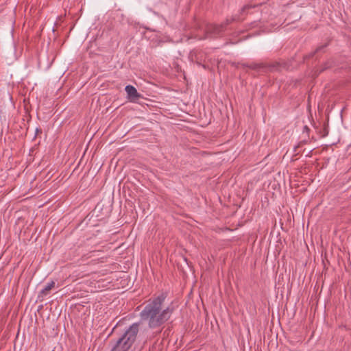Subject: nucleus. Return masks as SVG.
<instances>
[{
  "label": "nucleus",
  "instance_id": "obj_1",
  "mask_svg": "<svg viewBox=\"0 0 351 351\" xmlns=\"http://www.w3.org/2000/svg\"><path fill=\"white\" fill-rule=\"evenodd\" d=\"M165 298L166 296L162 293L153 300H150L141 312V317L148 320L149 328L159 327L170 319L173 308L167 306L164 309L162 308Z\"/></svg>",
  "mask_w": 351,
  "mask_h": 351
},
{
  "label": "nucleus",
  "instance_id": "obj_2",
  "mask_svg": "<svg viewBox=\"0 0 351 351\" xmlns=\"http://www.w3.org/2000/svg\"><path fill=\"white\" fill-rule=\"evenodd\" d=\"M140 322H135L126 328L121 334L110 351H128L136 340L140 330Z\"/></svg>",
  "mask_w": 351,
  "mask_h": 351
},
{
  "label": "nucleus",
  "instance_id": "obj_3",
  "mask_svg": "<svg viewBox=\"0 0 351 351\" xmlns=\"http://www.w3.org/2000/svg\"><path fill=\"white\" fill-rule=\"evenodd\" d=\"M247 66L250 69L263 72L280 71L282 68L286 69V64L280 62H275L269 65L263 63H252Z\"/></svg>",
  "mask_w": 351,
  "mask_h": 351
},
{
  "label": "nucleus",
  "instance_id": "obj_4",
  "mask_svg": "<svg viewBox=\"0 0 351 351\" xmlns=\"http://www.w3.org/2000/svg\"><path fill=\"white\" fill-rule=\"evenodd\" d=\"M240 19L237 16L232 17L230 19H226L224 23L221 25H211L207 27V32L214 35H219L225 29L226 27L233 21H239Z\"/></svg>",
  "mask_w": 351,
  "mask_h": 351
},
{
  "label": "nucleus",
  "instance_id": "obj_5",
  "mask_svg": "<svg viewBox=\"0 0 351 351\" xmlns=\"http://www.w3.org/2000/svg\"><path fill=\"white\" fill-rule=\"evenodd\" d=\"M125 90L127 93L128 99L132 102H135L141 97V94L137 92L136 88L132 85H127L125 88Z\"/></svg>",
  "mask_w": 351,
  "mask_h": 351
},
{
  "label": "nucleus",
  "instance_id": "obj_6",
  "mask_svg": "<svg viewBox=\"0 0 351 351\" xmlns=\"http://www.w3.org/2000/svg\"><path fill=\"white\" fill-rule=\"evenodd\" d=\"M55 285L56 282L53 280L47 283V285L39 292L38 295V300H43L44 298L49 293V291L55 287Z\"/></svg>",
  "mask_w": 351,
  "mask_h": 351
},
{
  "label": "nucleus",
  "instance_id": "obj_7",
  "mask_svg": "<svg viewBox=\"0 0 351 351\" xmlns=\"http://www.w3.org/2000/svg\"><path fill=\"white\" fill-rule=\"evenodd\" d=\"M255 5H251V4H247V5H244L241 10V14H242L243 13H244L247 10H249L250 8H254Z\"/></svg>",
  "mask_w": 351,
  "mask_h": 351
},
{
  "label": "nucleus",
  "instance_id": "obj_8",
  "mask_svg": "<svg viewBox=\"0 0 351 351\" xmlns=\"http://www.w3.org/2000/svg\"><path fill=\"white\" fill-rule=\"evenodd\" d=\"M324 47V46L319 47L317 49L316 51H320V50H321Z\"/></svg>",
  "mask_w": 351,
  "mask_h": 351
},
{
  "label": "nucleus",
  "instance_id": "obj_9",
  "mask_svg": "<svg viewBox=\"0 0 351 351\" xmlns=\"http://www.w3.org/2000/svg\"><path fill=\"white\" fill-rule=\"evenodd\" d=\"M304 129H305V130H308V127H307V126H305V127H304Z\"/></svg>",
  "mask_w": 351,
  "mask_h": 351
}]
</instances>
